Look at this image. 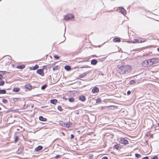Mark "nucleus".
Segmentation results:
<instances>
[{"mask_svg":"<svg viewBox=\"0 0 159 159\" xmlns=\"http://www.w3.org/2000/svg\"><path fill=\"white\" fill-rule=\"evenodd\" d=\"M118 68L117 70V71L120 74H127L130 70L131 66L128 65H124L121 66H118Z\"/></svg>","mask_w":159,"mask_h":159,"instance_id":"nucleus-1","label":"nucleus"},{"mask_svg":"<svg viewBox=\"0 0 159 159\" xmlns=\"http://www.w3.org/2000/svg\"><path fill=\"white\" fill-rule=\"evenodd\" d=\"M148 61H150V65L156 64L159 63V59L156 58L148 59Z\"/></svg>","mask_w":159,"mask_h":159,"instance_id":"nucleus-2","label":"nucleus"},{"mask_svg":"<svg viewBox=\"0 0 159 159\" xmlns=\"http://www.w3.org/2000/svg\"><path fill=\"white\" fill-rule=\"evenodd\" d=\"M74 18V16L71 14L67 15L64 17V19L66 20H71Z\"/></svg>","mask_w":159,"mask_h":159,"instance_id":"nucleus-3","label":"nucleus"},{"mask_svg":"<svg viewBox=\"0 0 159 159\" xmlns=\"http://www.w3.org/2000/svg\"><path fill=\"white\" fill-rule=\"evenodd\" d=\"M120 141L122 144H126L128 143V141L125 138H122L120 139Z\"/></svg>","mask_w":159,"mask_h":159,"instance_id":"nucleus-4","label":"nucleus"},{"mask_svg":"<svg viewBox=\"0 0 159 159\" xmlns=\"http://www.w3.org/2000/svg\"><path fill=\"white\" fill-rule=\"evenodd\" d=\"M119 10H120V12L124 15H125L126 14V10L123 7H119Z\"/></svg>","mask_w":159,"mask_h":159,"instance_id":"nucleus-5","label":"nucleus"},{"mask_svg":"<svg viewBox=\"0 0 159 159\" xmlns=\"http://www.w3.org/2000/svg\"><path fill=\"white\" fill-rule=\"evenodd\" d=\"M37 72L41 76H43L44 75L43 70L42 69H39L38 70H37Z\"/></svg>","mask_w":159,"mask_h":159,"instance_id":"nucleus-6","label":"nucleus"},{"mask_svg":"<svg viewBox=\"0 0 159 159\" xmlns=\"http://www.w3.org/2000/svg\"><path fill=\"white\" fill-rule=\"evenodd\" d=\"M149 64H150V61H148V60L143 61L142 63V65L143 66L146 67Z\"/></svg>","mask_w":159,"mask_h":159,"instance_id":"nucleus-7","label":"nucleus"},{"mask_svg":"<svg viewBox=\"0 0 159 159\" xmlns=\"http://www.w3.org/2000/svg\"><path fill=\"white\" fill-rule=\"evenodd\" d=\"M99 90L98 88L97 87H94L92 89V92L93 93H97L98 92Z\"/></svg>","mask_w":159,"mask_h":159,"instance_id":"nucleus-8","label":"nucleus"},{"mask_svg":"<svg viewBox=\"0 0 159 159\" xmlns=\"http://www.w3.org/2000/svg\"><path fill=\"white\" fill-rule=\"evenodd\" d=\"M39 67V66L38 65H35L33 67H30V70H35L38 69Z\"/></svg>","mask_w":159,"mask_h":159,"instance_id":"nucleus-9","label":"nucleus"},{"mask_svg":"<svg viewBox=\"0 0 159 159\" xmlns=\"http://www.w3.org/2000/svg\"><path fill=\"white\" fill-rule=\"evenodd\" d=\"M43 148V147L41 146H39L37 147L35 149V151H39L41 150Z\"/></svg>","mask_w":159,"mask_h":159,"instance_id":"nucleus-10","label":"nucleus"},{"mask_svg":"<svg viewBox=\"0 0 159 159\" xmlns=\"http://www.w3.org/2000/svg\"><path fill=\"white\" fill-rule=\"evenodd\" d=\"M79 99L83 102L84 101L86 100V98L85 96H80L79 98Z\"/></svg>","mask_w":159,"mask_h":159,"instance_id":"nucleus-11","label":"nucleus"},{"mask_svg":"<svg viewBox=\"0 0 159 159\" xmlns=\"http://www.w3.org/2000/svg\"><path fill=\"white\" fill-rule=\"evenodd\" d=\"M133 43H139V39H134L132 41H131Z\"/></svg>","mask_w":159,"mask_h":159,"instance_id":"nucleus-12","label":"nucleus"},{"mask_svg":"<svg viewBox=\"0 0 159 159\" xmlns=\"http://www.w3.org/2000/svg\"><path fill=\"white\" fill-rule=\"evenodd\" d=\"M39 120L42 121H46L47 119L46 118L43 117L42 116H40L39 117Z\"/></svg>","mask_w":159,"mask_h":159,"instance_id":"nucleus-13","label":"nucleus"},{"mask_svg":"<svg viewBox=\"0 0 159 159\" xmlns=\"http://www.w3.org/2000/svg\"><path fill=\"white\" fill-rule=\"evenodd\" d=\"M25 88L27 89H30L31 88L32 86L30 84H26L25 86Z\"/></svg>","mask_w":159,"mask_h":159,"instance_id":"nucleus-14","label":"nucleus"},{"mask_svg":"<svg viewBox=\"0 0 159 159\" xmlns=\"http://www.w3.org/2000/svg\"><path fill=\"white\" fill-rule=\"evenodd\" d=\"M89 72H87L83 73V74L80 75L79 77L80 78H83Z\"/></svg>","mask_w":159,"mask_h":159,"instance_id":"nucleus-15","label":"nucleus"},{"mask_svg":"<svg viewBox=\"0 0 159 159\" xmlns=\"http://www.w3.org/2000/svg\"><path fill=\"white\" fill-rule=\"evenodd\" d=\"M113 41L114 42H119L120 41V40L119 38H115L113 39Z\"/></svg>","mask_w":159,"mask_h":159,"instance_id":"nucleus-16","label":"nucleus"},{"mask_svg":"<svg viewBox=\"0 0 159 159\" xmlns=\"http://www.w3.org/2000/svg\"><path fill=\"white\" fill-rule=\"evenodd\" d=\"M98 62V61L96 59H93L91 61V64L93 65H96Z\"/></svg>","mask_w":159,"mask_h":159,"instance_id":"nucleus-17","label":"nucleus"},{"mask_svg":"<svg viewBox=\"0 0 159 159\" xmlns=\"http://www.w3.org/2000/svg\"><path fill=\"white\" fill-rule=\"evenodd\" d=\"M57 100L56 99H52L50 100V102L52 104H55L57 102Z\"/></svg>","mask_w":159,"mask_h":159,"instance_id":"nucleus-18","label":"nucleus"},{"mask_svg":"<svg viewBox=\"0 0 159 159\" xmlns=\"http://www.w3.org/2000/svg\"><path fill=\"white\" fill-rule=\"evenodd\" d=\"M20 100V99L19 98H13V101L14 102H19Z\"/></svg>","mask_w":159,"mask_h":159,"instance_id":"nucleus-19","label":"nucleus"},{"mask_svg":"<svg viewBox=\"0 0 159 159\" xmlns=\"http://www.w3.org/2000/svg\"><path fill=\"white\" fill-rule=\"evenodd\" d=\"M20 88H14L13 89V91L15 92H18L20 91Z\"/></svg>","mask_w":159,"mask_h":159,"instance_id":"nucleus-20","label":"nucleus"},{"mask_svg":"<svg viewBox=\"0 0 159 159\" xmlns=\"http://www.w3.org/2000/svg\"><path fill=\"white\" fill-rule=\"evenodd\" d=\"M65 69L69 71L71 69L70 67L69 66H65Z\"/></svg>","mask_w":159,"mask_h":159,"instance_id":"nucleus-21","label":"nucleus"},{"mask_svg":"<svg viewBox=\"0 0 159 159\" xmlns=\"http://www.w3.org/2000/svg\"><path fill=\"white\" fill-rule=\"evenodd\" d=\"M59 124L60 125L62 126L65 127V123L63 121H60L59 122Z\"/></svg>","mask_w":159,"mask_h":159,"instance_id":"nucleus-22","label":"nucleus"},{"mask_svg":"<svg viewBox=\"0 0 159 159\" xmlns=\"http://www.w3.org/2000/svg\"><path fill=\"white\" fill-rule=\"evenodd\" d=\"M6 91L4 89H0V94H5L6 93Z\"/></svg>","mask_w":159,"mask_h":159,"instance_id":"nucleus-23","label":"nucleus"},{"mask_svg":"<svg viewBox=\"0 0 159 159\" xmlns=\"http://www.w3.org/2000/svg\"><path fill=\"white\" fill-rule=\"evenodd\" d=\"M25 67V66L24 65H22L21 66H17V68L18 69H22Z\"/></svg>","mask_w":159,"mask_h":159,"instance_id":"nucleus-24","label":"nucleus"},{"mask_svg":"<svg viewBox=\"0 0 159 159\" xmlns=\"http://www.w3.org/2000/svg\"><path fill=\"white\" fill-rule=\"evenodd\" d=\"M135 83V81L134 80H131L129 82L130 84H133Z\"/></svg>","mask_w":159,"mask_h":159,"instance_id":"nucleus-25","label":"nucleus"},{"mask_svg":"<svg viewBox=\"0 0 159 159\" xmlns=\"http://www.w3.org/2000/svg\"><path fill=\"white\" fill-rule=\"evenodd\" d=\"M65 127L67 128H69L70 127V124L69 122H68L65 124Z\"/></svg>","mask_w":159,"mask_h":159,"instance_id":"nucleus-26","label":"nucleus"},{"mask_svg":"<svg viewBox=\"0 0 159 159\" xmlns=\"http://www.w3.org/2000/svg\"><path fill=\"white\" fill-rule=\"evenodd\" d=\"M5 84L4 82L3 81H0V86H3Z\"/></svg>","mask_w":159,"mask_h":159,"instance_id":"nucleus-27","label":"nucleus"},{"mask_svg":"<svg viewBox=\"0 0 159 159\" xmlns=\"http://www.w3.org/2000/svg\"><path fill=\"white\" fill-rule=\"evenodd\" d=\"M74 99L73 98H70L69 99V101L70 102H72L74 101Z\"/></svg>","mask_w":159,"mask_h":159,"instance_id":"nucleus-28","label":"nucleus"},{"mask_svg":"<svg viewBox=\"0 0 159 159\" xmlns=\"http://www.w3.org/2000/svg\"><path fill=\"white\" fill-rule=\"evenodd\" d=\"M47 86V85L46 84H45L43 86L41 87V89L42 90L44 89Z\"/></svg>","mask_w":159,"mask_h":159,"instance_id":"nucleus-29","label":"nucleus"},{"mask_svg":"<svg viewBox=\"0 0 159 159\" xmlns=\"http://www.w3.org/2000/svg\"><path fill=\"white\" fill-rule=\"evenodd\" d=\"M146 41V40H145L144 39H139V43L144 42Z\"/></svg>","mask_w":159,"mask_h":159,"instance_id":"nucleus-30","label":"nucleus"},{"mask_svg":"<svg viewBox=\"0 0 159 159\" xmlns=\"http://www.w3.org/2000/svg\"><path fill=\"white\" fill-rule=\"evenodd\" d=\"M57 109L58 110L60 111H61L62 110H63V109H62L61 107L60 106H58V107Z\"/></svg>","mask_w":159,"mask_h":159,"instance_id":"nucleus-31","label":"nucleus"},{"mask_svg":"<svg viewBox=\"0 0 159 159\" xmlns=\"http://www.w3.org/2000/svg\"><path fill=\"white\" fill-rule=\"evenodd\" d=\"M2 102L4 103H6L7 102V101L5 99H2Z\"/></svg>","mask_w":159,"mask_h":159,"instance_id":"nucleus-32","label":"nucleus"},{"mask_svg":"<svg viewBox=\"0 0 159 159\" xmlns=\"http://www.w3.org/2000/svg\"><path fill=\"white\" fill-rule=\"evenodd\" d=\"M102 101L100 99H98L96 102L97 103H100Z\"/></svg>","mask_w":159,"mask_h":159,"instance_id":"nucleus-33","label":"nucleus"},{"mask_svg":"<svg viewBox=\"0 0 159 159\" xmlns=\"http://www.w3.org/2000/svg\"><path fill=\"white\" fill-rule=\"evenodd\" d=\"M135 156L137 158H139L141 156V155L140 154H135Z\"/></svg>","mask_w":159,"mask_h":159,"instance_id":"nucleus-34","label":"nucleus"},{"mask_svg":"<svg viewBox=\"0 0 159 159\" xmlns=\"http://www.w3.org/2000/svg\"><path fill=\"white\" fill-rule=\"evenodd\" d=\"M119 146L117 145H115V146L114 147V148L116 149V150H118L119 149Z\"/></svg>","mask_w":159,"mask_h":159,"instance_id":"nucleus-35","label":"nucleus"},{"mask_svg":"<svg viewBox=\"0 0 159 159\" xmlns=\"http://www.w3.org/2000/svg\"><path fill=\"white\" fill-rule=\"evenodd\" d=\"M18 136L15 137V141L16 142L18 141Z\"/></svg>","mask_w":159,"mask_h":159,"instance_id":"nucleus-36","label":"nucleus"},{"mask_svg":"<svg viewBox=\"0 0 159 159\" xmlns=\"http://www.w3.org/2000/svg\"><path fill=\"white\" fill-rule=\"evenodd\" d=\"M93 155H89V158L90 159H93Z\"/></svg>","mask_w":159,"mask_h":159,"instance_id":"nucleus-37","label":"nucleus"},{"mask_svg":"<svg viewBox=\"0 0 159 159\" xmlns=\"http://www.w3.org/2000/svg\"><path fill=\"white\" fill-rule=\"evenodd\" d=\"M54 57L55 58V59H58L59 58V57L58 56H57V55H54Z\"/></svg>","mask_w":159,"mask_h":159,"instance_id":"nucleus-38","label":"nucleus"},{"mask_svg":"<svg viewBox=\"0 0 159 159\" xmlns=\"http://www.w3.org/2000/svg\"><path fill=\"white\" fill-rule=\"evenodd\" d=\"M3 79V77L2 75V74L0 73V80Z\"/></svg>","mask_w":159,"mask_h":159,"instance_id":"nucleus-39","label":"nucleus"},{"mask_svg":"<svg viewBox=\"0 0 159 159\" xmlns=\"http://www.w3.org/2000/svg\"><path fill=\"white\" fill-rule=\"evenodd\" d=\"M5 72H6V71H0V73L1 74H2V75L4 74Z\"/></svg>","mask_w":159,"mask_h":159,"instance_id":"nucleus-40","label":"nucleus"},{"mask_svg":"<svg viewBox=\"0 0 159 159\" xmlns=\"http://www.w3.org/2000/svg\"><path fill=\"white\" fill-rule=\"evenodd\" d=\"M57 66H55V67H53V70H57Z\"/></svg>","mask_w":159,"mask_h":159,"instance_id":"nucleus-41","label":"nucleus"},{"mask_svg":"<svg viewBox=\"0 0 159 159\" xmlns=\"http://www.w3.org/2000/svg\"><path fill=\"white\" fill-rule=\"evenodd\" d=\"M60 157V156L59 155H57L55 157L56 158H58Z\"/></svg>","mask_w":159,"mask_h":159,"instance_id":"nucleus-42","label":"nucleus"},{"mask_svg":"<svg viewBox=\"0 0 159 159\" xmlns=\"http://www.w3.org/2000/svg\"><path fill=\"white\" fill-rule=\"evenodd\" d=\"M74 137V135L72 134H71V136H70V139H72Z\"/></svg>","mask_w":159,"mask_h":159,"instance_id":"nucleus-43","label":"nucleus"},{"mask_svg":"<svg viewBox=\"0 0 159 159\" xmlns=\"http://www.w3.org/2000/svg\"><path fill=\"white\" fill-rule=\"evenodd\" d=\"M131 93V92L130 91H128L127 92V94L128 95H129Z\"/></svg>","mask_w":159,"mask_h":159,"instance_id":"nucleus-44","label":"nucleus"},{"mask_svg":"<svg viewBox=\"0 0 159 159\" xmlns=\"http://www.w3.org/2000/svg\"><path fill=\"white\" fill-rule=\"evenodd\" d=\"M102 159H108V158L107 157H104L102 158Z\"/></svg>","mask_w":159,"mask_h":159,"instance_id":"nucleus-45","label":"nucleus"},{"mask_svg":"<svg viewBox=\"0 0 159 159\" xmlns=\"http://www.w3.org/2000/svg\"><path fill=\"white\" fill-rule=\"evenodd\" d=\"M152 159H158V158L156 156H155Z\"/></svg>","mask_w":159,"mask_h":159,"instance_id":"nucleus-46","label":"nucleus"},{"mask_svg":"<svg viewBox=\"0 0 159 159\" xmlns=\"http://www.w3.org/2000/svg\"><path fill=\"white\" fill-rule=\"evenodd\" d=\"M142 159H149L148 157H146L143 158Z\"/></svg>","mask_w":159,"mask_h":159,"instance_id":"nucleus-47","label":"nucleus"},{"mask_svg":"<svg viewBox=\"0 0 159 159\" xmlns=\"http://www.w3.org/2000/svg\"><path fill=\"white\" fill-rule=\"evenodd\" d=\"M45 107V106H42V107H41V108H44Z\"/></svg>","mask_w":159,"mask_h":159,"instance_id":"nucleus-48","label":"nucleus"},{"mask_svg":"<svg viewBox=\"0 0 159 159\" xmlns=\"http://www.w3.org/2000/svg\"><path fill=\"white\" fill-rule=\"evenodd\" d=\"M157 51H158V52H159V48H157Z\"/></svg>","mask_w":159,"mask_h":159,"instance_id":"nucleus-49","label":"nucleus"},{"mask_svg":"<svg viewBox=\"0 0 159 159\" xmlns=\"http://www.w3.org/2000/svg\"><path fill=\"white\" fill-rule=\"evenodd\" d=\"M158 126H159V123L158 124Z\"/></svg>","mask_w":159,"mask_h":159,"instance_id":"nucleus-50","label":"nucleus"},{"mask_svg":"<svg viewBox=\"0 0 159 159\" xmlns=\"http://www.w3.org/2000/svg\"><path fill=\"white\" fill-rule=\"evenodd\" d=\"M77 114H79V113H77Z\"/></svg>","mask_w":159,"mask_h":159,"instance_id":"nucleus-51","label":"nucleus"},{"mask_svg":"<svg viewBox=\"0 0 159 159\" xmlns=\"http://www.w3.org/2000/svg\"><path fill=\"white\" fill-rule=\"evenodd\" d=\"M0 109H1V108H0Z\"/></svg>","mask_w":159,"mask_h":159,"instance_id":"nucleus-52","label":"nucleus"}]
</instances>
